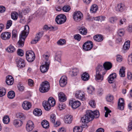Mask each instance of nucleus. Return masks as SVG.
<instances>
[{
    "instance_id": "obj_1",
    "label": "nucleus",
    "mask_w": 132,
    "mask_h": 132,
    "mask_svg": "<svg viewBox=\"0 0 132 132\" xmlns=\"http://www.w3.org/2000/svg\"><path fill=\"white\" fill-rule=\"evenodd\" d=\"M29 28L28 25L24 27V29L20 35V40L17 44L18 47H21L24 45V41L29 31Z\"/></svg>"
},
{
    "instance_id": "obj_2",
    "label": "nucleus",
    "mask_w": 132,
    "mask_h": 132,
    "mask_svg": "<svg viewBox=\"0 0 132 132\" xmlns=\"http://www.w3.org/2000/svg\"><path fill=\"white\" fill-rule=\"evenodd\" d=\"M55 104V100L52 97H50L48 101H44L43 102V105L45 109L47 111H49L51 106H53Z\"/></svg>"
},
{
    "instance_id": "obj_3",
    "label": "nucleus",
    "mask_w": 132,
    "mask_h": 132,
    "mask_svg": "<svg viewBox=\"0 0 132 132\" xmlns=\"http://www.w3.org/2000/svg\"><path fill=\"white\" fill-rule=\"evenodd\" d=\"M92 113V111L90 110L87 111L84 116L81 118V121L82 122L87 123L92 120L93 119V116L91 115Z\"/></svg>"
},
{
    "instance_id": "obj_4",
    "label": "nucleus",
    "mask_w": 132,
    "mask_h": 132,
    "mask_svg": "<svg viewBox=\"0 0 132 132\" xmlns=\"http://www.w3.org/2000/svg\"><path fill=\"white\" fill-rule=\"evenodd\" d=\"M50 89V85L48 82L46 81L42 82L39 88L40 91L42 93L46 92Z\"/></svg>"
},
{
    "instance_id": "obj_5",
    "label": "nucleus",
    "mask_w": 132,
    "mask_h": 132,
    "mask_svg": "<svg viewBox=\"0 0 132 132\" xmlns=\"http://www.w3.org/2000/svg\"><path fill=\"white\" fill-rule=\"evenodd\" d=\"M26 57L27 60L28 62H31L33 61L35 57L34 52L32 51H27L26 53Z\"/></svg>"
},
{
    "instance_id": "obj_6",
    "label": "nucleus",
    "mask_w": 132,
    "mask_h": 132,
    "mask_svg": "<svg viewBox=\"0 0 132 132\" xmlns=\"http://www.w3.org/2000/svg\"><path fill=\"white\" fill-rule=\"evenodd\" d=\"M66 20V18L65 15L61 14L58 15L55 18V21L58 24H61L64 23Z\"/></svg>"
},
{
    "instance_id": "obj_7",
    "label": "nucleus",
    "mask_w": 132,
    "mask_h": 132,
    "mask_svg": "<svg viewBox=\"0 0 132 132\" xmlns=\"http://www.w3.org/2000/svg\"><path fill=\"white\" fill-rule=\"evenodd\" d=\"M82 14L79 11L75 12L73 14V18L76 21L79 22L82 19Z\"/></svg>"
},
{
    "instance_id": "obj_8",
    "label": "nucleus",
    "mask_w": 132,
    "mask_h": 132,
    "mask_svg": "<svg viewBox=\"0 0 132 132\" xmlns=\"http://www.w3.org/2000/svg\"><path fill=\"white\" fill-rule=\"evenodd\" d=\"M93 46L92 42L91 41H88L83 44L82 47L84 50L88 51L91 50Z\"/></svg>"
},
{
    "instance_id": "obj_9",
    "label": "nucleus",
    "mask_w": 132,
    "mask_h": 132,
    "mask_svg": "<svg viewBox=\"0 0 132 132\" xmlns=\"http://www.w3.org/2000/svg\"><path fill=\"white\" fill-rule=\"evenodd\" d=\"M16 62L18 67L23 68L25 66V63L23 60L20 57H18L16 59Z\"/></svg>"
},
{
    "instance_id": "obj_10",
    "label": "nucleus",
    "mask_w": 132,
    "mask_h": 132,
    "mask_svg": "<svg viewBox=\"0 0 132 132\" xmlns=\"http://www.w3.org/2000/svg\"><path fill=\"white\" fill-rule=\"evenodd\" d=\"M106 71L104 66L103 67L101 65H98L96 68V72H98L104 75L106 73Z\"/></svg>"
},
{
    "instance_id": "obj_11",
    "label": "nucleus",
    "mask_w": 132,
    "mask_h": 132,
    "mask_svg": "<svg viewBox=\"0 0 132 132\" xmlns=\"http://www.w3.org/2000/svg\"><path fill=\"white\" fill-rule=\"evenodd\" d=\"M50 63L49 61L45 62V64L41 66L40 69L42 73H45L47 72L49 69Z\"/></svg>"
},
{
    "instance_id": "obj_12",
    "label": "nucleus",
    "mask_w": 132,
    "mask_h": 132,
    "mask_svg": "<svg viewBox=\"0 0 132 132\" xmlns=\"http://www.w3.org/2000/svg\"><path fill=\"white\" fill-rule=\"evenodd\" d=\"M69 103L70 104H71L72 108L74 109L77 108L80 105V102L78 101L71 100L70 101Z\"/></svg>"
},
{
    "instance_id": "obj_13",
    "label": "nucleus",
    "mask_w": 132,
    "mask_h": 132,
    "mask_svg": "<svg viewBox=\"0 0 132 132\" xmlns=\"http://www.w3.org/2000/svg\"><path fill=\"white\" fill-rule=\"evenodd\" d=\"M11 36V33L9 32H5L2 33L1 35V38L4 40L9 39Z\"/></svg>"
},
{
    "instance_id": "obj_14",
    "label": "nucleus",
    "mask_w": 132,
    "mask_h": 132,
    "mask_svg": "<svg viewBox=\"0 0 132 132\" xmlns=\"http://www.w3.org/2000/svg\"><path fill=\"white\" fill-rule=\"evenodd\" d=\"M67 81V77L65 76H62L59 81V83L60 86L62 87H64L66 84Z\"/></svg>"
},
{
    "instance_id": "obj_15",
    "label": "nucleus",
    "mask_w": 132,
    "mask_h": 132,
    "mask_svg": "<svg viewBox=\"0 0 132 132\" xmlns=\"http://www.w3.org/2000/svg\"><path fill=\"white\" fill-rule=\"evenodd\" d=\"M124 99L120 98L118 102V108L121 110H123L124 108Z\"/></svg>"
},
{
    "instance_id": "obj_16",
    "label": "nucleus",
    "mask_w": 132,
    "mask_h": 132,
    "mask_svg": "<svg viewBox=\"0 0 132 132\" xmlns=\"http://www.w3.org/2000/svg\"><path fill=\"white\" fill-rule=\"evenodd\" d=\"M75 96L77 98L82 100L85 99L84 93L82 91H77L75 94Z\"/></svg>"
},
{
    "instance_id": "obj_17",
    "label": "nucleus",
    "mask_w": 132,
    "mask_h": 132,
    "mask_svg": "<svg viewBox=\"0 0 132 132\" xmlns=\"http://www.w3.org/2000/svg\"><path fill=\"white\" fill-rule=\"evenodd\" d=\"M103 75L102 73L96 72L95 80L97 81L101 82L103 79Z\"/></svg>"
},
{
    "instance_id": "obj_18",
    "label": "nucleus",
    "mask_w": 132,
    "mask_h": 132,
    "mask_svg": "<svg viewBox=\"0 0 132 132\" xmlns=\"http://www.w3.org/2000/svg\"><path fill=\"white\" fill-rule=\"evenodd\" d=\"M43 35V33L41 32H39L36 35L35 39L31 41V43L34 44L36 43L39 40L40 38Z\"/></svg>"
},
{
    "instance_id": "obj_19",
    "label": "nucleus",
    "mask_w": 132,
    "mask_h": 132,
    "mask_svg": "<svg viewBox=\"0 0 132 132\" xmlns=\"http://www.w3.org/2000/svg\"><path fill=\"white\" fill-rule=\"evenodd\" d=\"M59 100L61 102H64L67 100V97L64 94L63 92H61L58 94Z\"/></svg>"
},
{
    "instance_id": "obj_20",
    "label": "nucleus",
    "mask_w": 132,
    "mask_h": 132,
    "mask_svg": "<svg viewBox=\"0 0 132 132\" xmlns=\"http://www.w3.org/2000/svg\"><path fill=\"white\" fill-rule=\"evenodd\" d=\"M14 80L13 77L11 75L8 76L6 77V83L9 85H12L13 83Z\"/></svg>"
},
{
    "instance_id": "obj_21",
    "label": "nucleus",
    "mask_w": 132,
    "mask_h": 132,
    "mask_svg": "<svg viewBox=\"0 0 132 132\" xmlns=\"http://www.w3.org/2000/svg\"><path fill=\"white\" fill-rule=\"evenodd\" d=\"M72 120V116L68 114L65 116L64 120V122L67 124H70Z\"/></svg>"
},
{
    "instance_id": "obj_22",
    "label": "nucleus",
    "mask_w": 132,
    "mask_h": 132,
    "mask_svg": "<svg viewBox=\"0 0 132 132\" xmlns=\"http://www.w3.org/2000/svg\"><path fill=\"white\" fill-rule=\"evenodd\" d=\"M31 104L29 102L25 101L22 104V106L23 108L26 110H28L30 109L31 106Z\"/></svg>"
},
{
    "instance_id": "obj_23",
    "label": "nucleus",
    "mask_w": 132,
    "mask_h": 132,
    "mask_svg": "<svg viewBox=\"0 0 132 132\" xmlns=\"http://www.w3.org/2000/svg\"><path fill=\"white\" fill-rule=\"evenodd\" d=\"M125 9V5L123 3H120L118 4L116 8V10L117 11L122 12Z\"/></svg>"
},
{
    "instance_id": "obj_24",
    "label": "nucleus",
    "mask_w": 132,
    "mask_h": 132,
    "mask_svg": "<svg viewBox=\"0 0 132 132\" xmlns=\"http://www.w3.org/2000/svg\"><path fill=\"white\" fill-rule=\"evenodd\" d=\"M56 118V116L55 114H52L50 116V120L51 123L54 124H60L61 123L59 120L56 121L55 123V120Z\"/></svg>"
},
{
    "instance_id": "obj_25",
    "label": "nucleus",
    "mask_w": 132,
    "mask_h": 132,
    "mask_svg": "<svg viewBox=\"0 0 132 132\" xmlns=\"http://www.w3.org/2000/svg\"><path fill=\"white\" fill-rule=\"evenodd\" d=\"M116 75L115 73H112L108 77V80L110 83H112L114 82V78L116 77Z\"/></svg>"
},
{
    "instance_id": "obj_26",
    "label": "nucleus",
    "mask_w": 132,
    "mask_h": 132,
    "mask_svg": "<svg viewBox=\"0 0 132 132\" xmlns=\"http://www.w3.org/2000/svg\"><path fill=\"white\" fill-rule=\"evenodd\" d=\"M94 39L96 41L98 42H101L103 39V37L101 35H97L94 36L93 37Z\"/></svg>"
},
{
    "instance_id": "obj_27",
    "label": "nucleus",
    "mask_w": 132,
    "mask_h": 132,
    "mask_svg": "<svg viewBox=\"0 0 132 132\" xmlns=\"http://www.w3.org/2000/svg\"><path fill=\"white\" fill-rule=\"evenodd\" d=\"M89 75L86 72H84L82 75L81 78L84 81L88 80L89 79Z\"/></svg>"
},
{
    "instance_id": "obj_28",
    "label": "nucleus",
    "mask_w": 132,
    "mask_h": 132,
    "mask_svg": "<svg viewBox=\"0 0 132 132\" xmlns=\"http://www.w3.org/2000/svg\"><path fill=\"white\" fill-rule=\"evenodd\" d=\"M105 70H108L110 69L112 67V65L111 63L109 62H105L103 64Z\"/></svg>"
},
{
    "instance_id": "obj_29",
    "label": "nucleus",
    "mask_w": 132,
    "mask_h": 132,
    "mask_svg": "<svg viewBox=\"0 0 132 132\" xmlns=\"http://www.w3.org/2000/svg\"><path fill=\"white\" fill-rule=\"evenodd\" d=\"M33 112L35 115L38 116L41 115L42 113L41 110L38 108L35 109Z\"/></svg>"
},
{
    "instance_id": "obj_30",
    "label": "nucleus",
    "mask_w": 132,
    "mask_h": 132,
    "mask_svg": "<svg viewBox=\"0 0 132 132\" xmlns=\"http://www.w3.org/2000/svg\"><path fill=\"white\" fill-rule=\"evenodd\" d=\"M79 31L80 34L83 35H86L87 33V29L84 27H81L79 29Z\"/></svg>"
},
{
    "instance_id": "obj_31",
    "label": "nucleus",
    "mask_w": 132,
    "mask_h": 132,
    "mask_svg": "<svg viewBox=\"0 0 132 132\" xmlns=\"http://www.w3.org/2000/svg\"><path fill=\"white\" fill-rule=\"evenodd\" d=\"M92 114H91L92 116H93V119L94 118H98L100 116V113L99 111L97 110H96L92 111Z\"/></svg>"
},
{
    "instance_id": "obj_32",
    "label": "nucleus",
    "mask_w": 132,
    "mask_h": 132,
    "mask_svg": "<svg viewBox=\"0 0 132 132\" xmlns=\"http://www.w3.org/2000/svg\"><path fill=\"white\" fill-rule=\"evenodd\" d=\"M125 68L124 67H122L120 70L119 74L121 77H124L125 76Z\"/></svg>"
},
{
    "instance_id": "obj_33",
    "label": "nucleus",
    "mask_w": 132,
    "mask_h": 132,
    "mask_svg": "<svg viewBox=\"0 0 132 132\" xmlns=\"http://www.w3.org/2000/svg\"><path fill=\"white\" fill-rule=\"evenodd\" d=\"M15 93L13 90H11L7 94L8 97L11 99L13 98L15 96Z\"/></svg>"
},
{
    "instance_id": "obj_34",
    "label": "nucleus",
    "mask_w": 132,
    "mask_h": 132,
    "mask_svg": "<svg viewBox=\"0 0 132 132\" xmlns=\"http://www.w3.org/2000/svg\"><path fill=\"white\" fill-rule=\"evenodd\" d=\"M97 6L95 4H94L92 5L90 9V11L92 13L96 12L97 10Z\"/></svg>"
},
{
    "instance_id": "obj_35",
    "label": "nucleus",
    "mask_w": 132,
    "mask_h": 132,
    "mask_svg": "<svg viewBox=\"0 0 132 132\" xmlns=\"http://www.w3.org/2000/svg\"><path fill=\"white\" fill-rule=\"evenodd\" d=\"M79 70L78 69L74 68L72 69V71L70 72V73L72 76H76Z\"/></svg>"
},
{
    "instance_id": "obj_36",
    "label": "nucleus",
    "mask_w": 132,
    "mask_h": 132,
    "mask_svg": "<svg viewBox=\"0 0 132 132\" xmlns=\"http://www.w3.org/2000/svg\"><path fill=\"white\" fill-rule=\"evenodd\" d=\"M34 124H26V129L27 131L29 132L31 131L34 127Z\"/></svg>"
},
{
    "instance_id": "obj_37",
    "label": "nucleus",
    "mask_w": 132,
    "mask_h": 132,
    "mask_svg": "<svg viewBox=\"0 0 132 132\" xmlns=\"http://www.w3.org/2000/svg\"><path fill=\"white\" fill-rule=\"evenodd\" d=\"M73 132H81L82 128L80 126H76L73 128Z\"/></svg>"
},
{
    "instance_id": "obj_38",
    "label": "nucleus",
    "mask_w": 132,
    "mask_h": 132,
    "mask_svg": "<svg viewBox=\"0 0 132 132\" xmlns=\"http://www.w3.org/2000/svg\"><path fill=\"white\" fill-rule=\"evenodd\" d=\"M15 48L12 45H10L6 49L7 51L9 52L12 53L15 51Z\"/></svg>"
},
{
    "instance_id": "obj_39",
    "label": "nucleus",
    "mask_w": 132,
    "mask_h": 132,
    "mask_svg": "<svg viewBox=\"0 0 132 132\" xmlns=\"http://www.w3.org/2000/svg\"><path fill=\"white\" fill-rule=\"evenodd\" d=\"M3 120L4 124H8L10 121L9 117L8 116H5L4 117Z\"/></svg>"
},
{
    "instance_id": "obj_40",
    "label": "nucleus",
    "mask_w": 132,
    "mask_h": 132,
    "mask_svg": "<svg viewBox=\"0 0 132 132\" xmlns=\"http://www.w3.org/2000/svg\"><path fill=\"white\" fill-rule=\"evenodd\" d=\"M18 14L16 12H14L12 13L11 14V17L13 20H16L18 18Z\"/></svg>"
},
{
    "instance_id": "obj_41",
    "label": "nucleus",
    "mask_w": 132,
    "mask_h": 132,
    "mask_svg": "<svg viewBox=\"0 0 132 132\" xmlns=\"http://www.w3.org/2000/svg\"><path fill=\"white\" fill-rule=\"evenodd\" d=\"M105 17L104 16H100L95 18L94 20L101 22L102 21H104L105 20Z\"/></svg>"
},
{
    "instance_id": "obj_42",
    "label": "nucleus",
    "mask_w": 132,
    "mask_h": 132,
    "mask_svg": "<svg viewBox=\"0 0 132 132\" xmlns=\"http://www.w3.org/2000/svg\"><path fill=\"white\" fill-rule=\"evenodd\" d=\"M6 94V90L4 88L0 87V97L4 96Z\"/></svg>"
},
{
    "instance_id": "obj_43",
    "label": "nucleus",
    "mask_w": 132,
    "mask_h": 132,
    "mask_svg": "<svg viewBox=\"0 0 132 132\" xmlns=\"http://www.w3.org/2000/svg\"><path fill=\"white\" fill-rule=\"evenodd\" d=\"M61 54L60 53H57L55 55V60L60 62L61 61Z\"/></svg>"
},
{
    "instance_id": "obj_44",
    "label": "nucleus",
    "mask_w": 132,
    "mask_h": 132,
    "mask_svg": "<svg viewBox=\"0 0 132 132\" xmlns=\"http://www.w3.org/2000/svg\"><path fill=\"white\" fill-rule=\"evenodd\" d=\"M87 92L89 94H91L94 91V88L92 86H90L87 88Z\"/></svg>"
},
{
    "instance_id": "obj_45",
    "label": "nucleus",
    "mask_w": 132,
    "mask_h": 132,
    "mask_svg": "<svg viewBox=\"0 0 132 132\" xmlns=\"http://www.w3.org/2000/svg\"><path fill=\"white\" fill-rule=\"evenodd\" d=\"M62 9L63 11L67 12L70 10V8L69 5H65L63 7Z\"/></svg>"
},
{
    "instance_id": "obj_46",
    "label": "nucleus",
    "mask_w": 132,
    "mask_h": 132,
    "mask_svg": "<svg viewBox=\"0 0 132 132\" xmlns=\"http://www.w3.org/2000/svg\"><path fill=\"white\" fill-rule=\"evenodd\" d=\"M117 33L121 37L124 34V31L123 29H120L118 31Z\"/></svg>"
},
{
    "instance_id": "obj_47",
    "label": "nucleus",
    "mask_w": 132,
    "mask_h": 132,
    "mask_svg": "<svg viewBox=\"0 0 132 132\" xmlns=\"http://www.w3.org/2000/svg\"><path fill=\"white\" fill-rule=\"evenodd\" d=\"M74 37L75 39L79 41L81 38V36L79 34L75 35L74 36Z\"/></svg>"
},
{
    "instance_id": "obj_48",
    "label": "nucleus",
    "mask_w": 132,
    "mask_h": 132,
    "mask_svg": "<svg viewBox=\"0 0 132 132\" xmlns=\"http://www.w3.org/2000/svg\"><path fill=\"white\" fill-rule=\"evenodd\" d=\"M17 33V31L16 30H13L12 32V37L13 39L16 37Z\"/></svg>"
},
{
    "instance_id": "obj_49",
    "label": "nucleus",
    "mask_w": 132,
    "mask_h": 132,
    "mask_svg": "<svg viewBox=\"0 0 132 132\" xmlns=\"http://www.w3.org/2000/svg\"><path fill=\"white\" fill-rule=\"evenodd\" d=\"M125 45L126 46V48L125 47L126 49H129L130 46V41L129 40H127L125 43L124 44V47L125 48Z\"/></svg>"
},
{
    "instance_id": "obj_50",
    "label": "nucleus",
    "mask_w": 132,
    "mask_h": 132,
    "mask_svg": "<svg viewBox=\"0 0 132 132\" xmlns=\"http://www.w3.org/2000/svg\"><path fill=\"white\" fill-rule=\"evenodd\" d=\"M117 20V19L116 17H111L109 19V21L111 23H114Z\"/></svg>"
},
{
    "instance_id": "obj_51",
    "label": "nucleus",
    "mask_w": 132,
    "mask_h": 132,
    "mask_svg": "<svg viewBox=\"0 0 132 132\" xmlns=\"http://www.w3.org/2000/svg\"><path fill=\"white\" fill-rule=\"evenodd\" d=\"M58 45H63L65 43V41L64 39H60L57 42Z\"/></svg>"
},
{
    "instance_id": "obj_52",
    "label": "nucleus",
    "mask_w": 132,
    "mask_h": 132,
    "mask_svg": "<svg viewBox=\"0 0 132 132\" xmlns=\"http://www.w3.org/2000/svg\"><path fill=\"white\" fill-rule=\"evenodd\" d=\"M16 116L18 118H22V119L25 118V117L24 114L21 113H18L16 114Z\"/></svg>"
},
{
    "instance_id": "obj_53",
    "label": "nucleus",
    "mask_w": 132,
    "mask_h": 132,
    "mask_svg": "<svg viewBox=\"0 0 132 132\" xmlns=\"http://www.w3.org/2000/svg\"><path fill=\"white\" fill-rule=\"evenodd\" d=\"M17 53L19 55L22 56L23 55V51L21 49H18L17 51Z\"/></svg>"
},
{
    "instance_id": "obj_54",
    "label": "nucleus",
    "mask_w": 132,
    "mask_h": 132,
    "mask_svg": "<svg viewBox=\"0 0 132 132\" xmlns=\"http://www.w3.org/2000/svg\"><path fill=\"white\" fill-rule=\"evenodd\" d=\"M12 24V21L11 20L7 21L6 25V28L9 29L11 26Z\"/></svg>"
},
{
    "instance_id": "obj_55",
    "label": "nucleus",
    "mask_w": 132,
    "mask_h": 132,
    "mask_svg": "<svg viewBox=\"0 0 132 132\" xmlns=\"http://www.w3.org/2000/svg\"><path fill=\"white\" fill-rule=\"evenodd\" d=\"M113 99V96L111 95H109L108 97L106 98V99L108 102H110Z\"/></svg>"
},
{
    "instance_id": "obj_56",
    "label": "nucleus",
    "mask_w": 132,
    "mask_h": 132,
    "mask_svg": "<svg viewBox=\"0 0 132 132\" xmlns=\"http://www.w3.org/2000/svg\"><path fill=\"white\" fill-rule=\"evenodd\" d=\"M23 123L22 121L18 119H15L14 121V124H21Z\"/></svg>"
},
{
    "instance_id": "obj_57",
    "label": "nucleus",
    "mask_w": 132,
    "mask_h": 132,
    "mask_svg": "<svg viewBox=\"0 0 132 132\" xmlns=\"http://www.w3.org/2000/svg\"><path fill=\"white\" fill-rule=\"evenodd\" d=\"M89 104L90 106L93 108H94L95 106V103L94 100H91L90 101Z\"/></svg>"
},
{
    "instance_id": "obj_58",
    "label": "nucleus",
    "mask_w": 132,
    "mask_h": 132,
    "mask_svg": "<svg viewBox=\"0 0 132 132\" xmlns=\"http://www.w3.org/2000/svg\"><path fill=\"white\" fill-rule=\"evenodd\" d=\"M18 88L19 90L20 91H23L24 89V87L22 85H19L18 86Z\"/></svg>"
},
{
    "instance_id": "obj_59",
    "label": "nucleus",
    "mask_w": 132,
    "mask_h": 132,
    "mask_svg": "<svg viewBox=\"0 0 132 132\" xmlns=\"http://www.w3.org/2000/svg\"><path fill=\"white\" fill-rule=\"evenodd\" d=\"M49 29H50V30H53V31H55L56 30H57L58 29V27L56 26H51L50 27H49Z\"/></svg>"
},
{
    "instance_id": "obj_60",
    "label": "nucleus",
    "mask_w": 132,
    "mask_h": 132,
    "mask_svg": "<svg viewBox=\"0 0 132 132\" xmlns=\"http://www.w3.org/2000/svg\"><path fill=\"white\" fill-rule=\"evenodd\" d=\"M5 10V7L3 6H0V12L1 13L4 12Z\"/></svg>"
},
{
    "instance_id": "obj_61",
    "label": "nucleus",
    "mask_w": 132,
    "mask_h": 132,
    "mask_svg": "<svg viewBox=\"0 0 132 132\" xmlns=\"http://www.w3.org/2000/svg\"><path fill=\"white\" fill-rule=\"evenodd\" d=\"M28 84L30 86H32L34 84L33 81L30 79H29L28 80Z\"/></svg>"
},
{
    "instance_id": "obj_62",
    "label": "nucleus",
    "mask_w": 132,
    "mask_h": 132,
    "mask_svg": "<svg viewBox=\"0 0 132 132\" xmlns=\"http://www.w3.org/2000/svg\"><path fill=\"white\" fill-rule=\"evenodd\" d=\"M117 60L118 61L121 62L122 61V56L120 55H117Z\"/></svg>"
},
{
    "instance_id": "obj_63",
    "label": "nucleus",
    "mask_w": 132,
    "mask_h": 132,
    "mask_svg": "<svg viewBox=\"0 0 132 132\" xmlns=\"http://www.w3.org/2000/svg\"><path fill=\"white\" fill-rule=\"evenodd\" d=\"M66 130L64 127H62L59 128L58 132H66Z\"/></svg>"
},
{
    "instance_id": "obj_64",
    "label": "nucleus",
    "mask_w": 132,
    "mask_h": 132,
    "mask_svg": "<svg viewBox=\"0 0 132 132\" xmlns=\"http://www.w3.org/2000/svg\"><path fill=\"white\" fill-rule=\"evenodd\" d=\"M95 132H104V130L102 128H100L97 129Z\"/></svg>"
}]
</instances>
